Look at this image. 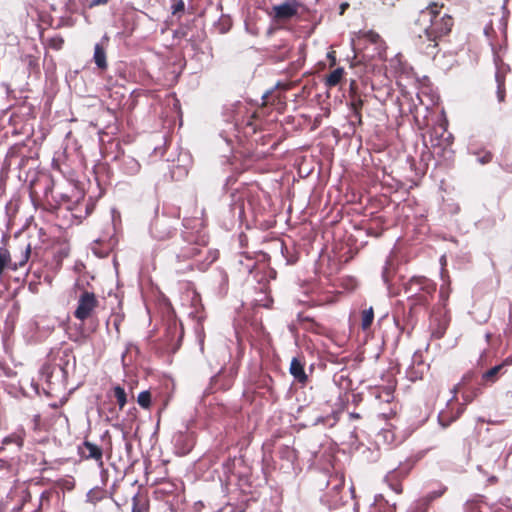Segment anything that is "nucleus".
Here are the masks:
<instances>
[{
    "label": "nucleus",
    "instance_id": "obj_1",
    "mask_svg": "<svg viewBox=\"0 0 512 512\" xmlns=\"http://www.w3.org/2000/svg\"><path fill=\"white\" fill-rule=\"evenodd\" d=\"M419 38H426L429 42L424 49L425 53L432 55L437 47V40L447 35L453 26L452 17L442 11L437 3H433L421 10L415 23Z\"/></svg>",
    "mask_w": 512,
    "mask_h": 512
},
{
    "label": "nucleus",
    "instance_id": "obj_2",
    "mask_svg": "<svg viewBox=\"0 0 512 512\" xmlns=\"http://www.w3.org/2000/svg\"><path fill=\"white\" fill-rule=\"evenodd\" d=\"M436 290V284L424 276H413L405 284V292L408 296L416 297L419 295L421 302L427 301V296H431Z\"/></svg>",
    "mask_w": 512,
    "mask_h": 512
},
{
    "label": "nucleus",
    "instance_id": "obj_3",
    "mask_svg": "<svg viewBox=\"0 0 512 512\" xmlns=\"http://www.w3.org/2000/svg\"><path fill=\"white\" fill-rule=\"evenodd\" d=\"M99 301L95 293L83 290L78 297L77 307L74 311V317L82 322L90 318L98 307Z\"/></svg>",
    "mask_w": 512,
    "mask_h": 512
},
{
    "label": "nucleus",
    "instance_id": "obj_4",
    "mask_svg": "<svg viewBox=\"0 0 512 512\" xmlns=\"http://www.w3.org/2000/svg\"><path fill=\"white\" fill-rule=\"evenodd\" d=\"M175 220L167 216L157 217L151 225V235L157 240H166L175 233Z\"/></svg>",
    "mask_w": 512,
    "mask_h": 512
},
{
    "label": "nucleus",
    "instance_id": "obj_5",
    "mask_svg": "<svg viewBox=\"0 0 512 512\" xmlns=\"http://www.w3.org/2000/svg\"><path fill=\"white\" fill-rule=\"evenodd\" d=\"M300 5L295 0H288L272 7V16L276 21H286L298 13Z\"/></svg>",
    "mask_w": 512,
    "mask_h": 512
},
{
    "label": "nucleus",
    "instance_id": "obj_6",
    "mask_svg": "<svg viewBox=\"0 0 512 512\" xmlns=\"http://www.w3.org/2000/svg\"><path fill=\"white\" fill-rule=\"evenodd\" d=\"M31 255L30 243H20L12 252L13 264H16V270L24 267Z\"/></svg>",
    "mask_w": 512,
    "mask_h": 512
},
{
    "label": "nucleus",
    "instance_id": "obj_7",
    "mask_svg": "<svg viewBox=\"0 0 512 512\" xmlns=\"http://www.w3.org/2000/svg\"><path fill=\"white\" fill-rule=\"evenodd\" d=\"M408 473L407 469H393L389 471L385 476V481L388 483L389 487L395 491L397 494L402 492V486L400 484V479L405 477Z\"/></svg>",
    "mask_w": 512,
    "mask_h": 512
},
{
    "label": "nucleus",
    "instance_id": "obj_8",
    "mask_svg": "<svg viewBox=\"0 0 512 512\" xmlns=\"http://www.w3.org/2000/svg\"><path fill=\"white\" fill-rule=\"evenodd\" d=\"M81 453L86 459H93L100 466L103 465V451L98 445L90 441H85L83 443V450Z\"/></svg>",
    "mask_w": 512,
    "mask_h": 512
},
{
    "label": "nucleus",
    "instance_id": "obj_9",
    "mask_svg": "<svg viewBox=\"0 0 512 512\" xmlns=\"http://www.w3.org/2000/svg\"><path fill=\"white\" fill-rule=\"evenodd\" d=\"M5 270L16 271V264H13L12 253L2 246L0 247V276Z\"/></svg>",
    "mask_w": 512,
    "mask_h": 512
},
{
    "label": "nucleus",
    "instance_id": "obj_10",
    "mask_svg": "<svg viewBox=\"0 0 512 512\" xmlns=\"http://www.w3.org/2000/svg\"><path fill=\"white\" fill-rule=\"evenodd\" d=\"M465 512H486L487 505L482 496H475L466 501L464 505Z\"/></svg>",
    "mask_w": 512,
    "mask_h": 512
},
{
    "label": "nucleus",
    "instance_id": "obj_11",
    "mask_svg": "<svg viewBox=\"0 0 512 512\" xmlns=\"http://www.w3.org/2000/svg\"><path fill=\"white\" fill-rule=\"evenodd\" d=\"M291 375L300 383H305L307 380V375L304 371L303 364L297 359L293 358L290 363L289 369Z\"/></svg>",
    "mask_w": 512,
    "mask_h": 512
},
{
    "label": "nucleus",
    "instance_id": "obj_12",
    "mask_svg": "<svg viewBox=\"0 0 512 512\" xmlns=\"http://www.w3.org/2000/svg\"><path fill=\"white\" fill-rule=\"evenodd\" d=\"M93 59L98 68L102 70L107 68L106 51L104 47L98 43L94 47Z\"/></svg>",
    "mask_w": 512,
    "mask_h": 512
},
{
    "label": "nucleus",
    "instance_id": "obj_13",
    "mask_svg": "<svg viewBox=\"0 0 512 512\" xmlns=\"http://www.w3.org/2000/svg\"><path fill=\"white\" fill-rule=\"evenodd\" d=\"M344 69L339 67L333 70L330 74H328L325 78V85L327 87H334L338 85L343 78Z\"/></svg>",
    "mask_w": 512,
    "mask_h": 512
},
{
    "label": "nucleus",
    "instance_id": "obj_14",
    "mask_svg": "<svg viewBox=\"0 0 512 512\" xmlns=\"http://www.w3.org/2000/svg\"><path fill=\"white\" fill-rule=\"evenodd\" d=\"M507 363H512V360L509 361L508 359H506L502 364L496 365V366L492 367L491 369H489L488 371H486L482 375L483 380L486 382L494 383L497 379V374Z\"/></svg>",
    "mask_w": 512,
    "mask_h": 512
},
{
    "label": "nucleus",
    "instance_id": "obj_15",
    "mask_svg": "<svg viewBox=\"0 0 512 512\" xmlns=\"http://www.w3.org/2000/svg\"><path fill=\"white\" fill-rule=\"evenodd\" d=\"M123 169L129 175H135L140 171V164L132 157L125 158L123 161Z\"/></svg>",
    "mask_w": 512,
    "mask_h": 512
},
{
    "label": "nucleus",
    "instance_id": "obj_16",
    "mask_svg": "<svg viewBox=\"0 0 512 512\" xmlns=\"http://www.w3.org/2000/svg\"><path fill=\"white\" fill-rule=\"evenodd\" d=\"M148 510H149L148 501L140 499L138 495H134L132 498L131 512H148Z\"/></svg>",
    "mask_w": 512,
    "mask_h": 512
},
{
    "label": "nucleus",
    "instance_id": "obj_17",
    "mask_svg": "<svg viewBox=\"0 0 512 512\" xmlns=\"http://www.w3.org/2000/svg\"><path fill=\"white\" fill-rule=\"evenodd\" d=\"M201 250L195 246V245H188L187 247L183 248L181 252L177 255V258H183V259H189L197 256L200 254Z\"/></svg>",
    "mask_w": 512,
    "mask_h": 512
},
{
    "label": "nucleus",
    "instance_id": "obj_18",
    "mask_svg": "<svg viewBox=\"0 0 512 512\" xmlns=\"http://www.w3.org/2000/svg\"><path fill=\"white\" fill-rule=\"evenodd\" d=\"M113 392H114V396L117 400V403L119 405V408L123 409V407L125 406V404L127 402L126 392H125L124 388H122L119 385L115 386L113 388Z\"/></svg>",
    "mask_w": 512,
    "mask_h": 512
},
{
    "label": "nucleus",
    "instance_id": "obj_19",
    "mask_svg": "<svg viewBox=\"0 0 512 512\" xmlns=\"http://www.w3.org/2000/svg\"><path fill=\"white\" fill-rule=\"evenodd\" d=\"M374 319V312L372 307L365 309L362 313V322L361 326L363 330H366L370 327Z\"/></svg>",
    "mask_w": 512,
    "mask_h": 512
},
{
    "label": "nucleus",
    "instance_id": "obj_20",
    "mask_svg": "<svg viewBox=\"0 0 512 512\" xmlns=\"http://www.w3.org/2000/svg\"><path fill=\"white\" fill-rule=\"evenodd\" d=\"M137 402L142 408L148 409L151 405L150 392L147 390L140 392L137 397Z\"/></svg>",
    "mask_w": 512,
    "mask_h": 512
},
{
    "label": "nucleus",
    "instance_id": "obj_21",
    "mask_svg": "<svg viewBox=\"0 0 512 512\" xmlns=\"http://www.w3.org/2000/svg\"><path fill=\"white\" fill-rule=\"evenodd\" d=\"M495 77L497 82V98L499 102H502L505 98L504 78L499 73H496Z\"/></svg>",
    "mask_w": 512,
    "mask_h": 512
},
{
    "label": "nucleus",
    "instance_id": "obj_22",
    "mask_svg": "<svg viewBox=\"0 0 512 512\" xmlns=\"http://www.w3.org/2000/svg\"><path fill=\"white\" fill-rule=\"evenodd\" d=\"M474 155L477 156V162L484 165L492 160V153L487 150H480L477 152H473Z\"/></svg>",
    "mask_w": 512,
    "mask_h": 512
},
{
    "label": "nucleus",
    "instance_id": "obj_23",
    "mask_svg": "<svg viewBox=\"0 0 512 512\" xmlns=\"http://www.w3.org/2000/svg\"><path fill=\"white\" fill-rule=\"evenodd\" d=\"M377 398L386 403H390L394 398L393 390L390 387L383 388L377 395Z\"/></svg>",
    "mask_w": 512,
    "mask_h": 512
},
{
    "label": "nucleus",
    "instance_id": "obj_24",
    "mask_svg": "<svg viewBox=\"0 0 512 512\" xmlns=\"http://www.w3.org/2000/svg\"><path fill=\"white\" fill-rule=\"evenodd\" d=\"M362 105L363 101L360 98H354L351 101V110L353 111L354 116L359 119V121L361 120L360 109Z\"/></svg>",
    "mask_w": 512,
    "mask_h": 512
},
{
    "label": "nucleus",
    "instance_id": "obj_25",
    "mask_svg": "<svg viewBox=\"0 0 512 512\" xmlns=\"http://www.w3.org/2000/svg\"><path fill=\"white\" fill-rule=\"evenodd\" d=\"M102 497L99 495V492L96 490H90L86 495L87 502L92 504H96Z\"/></svg>",
    "mask_w": 512,
    "mask_h": 512
},
{
    "label": "nucleus",
    "instance_id": "obj_26",
    "mask_svg": "<svg viewBox=\"0 0 512 512\" xmlns=\"http://www.w3.org/2000/svg\"><path fill=\"white\" fill-rule=\"evenodd\" d=\"M184 7H185V5H184L183 0H178L171 7L172 13L177 14L178 12L184 11Z\"/></svg>",
    "mask_w": 512,
    "mask_h": 512
},
{
    "label": "nucleus",
    "instance_id": "obj_27",
    "mask_svg": "<svg viewBox=\"0 0 512 512\" xmlns=\"http://www.w3.org/2000/svg\"><path fill=\"white\" fill-rule=\"evenodd\" d=\"M440 297L441 299L443 300H446L449 296V291H448V288H446L445 284H443L441 287H440Z\"/></svg>",
    "mask_w": 512,
    "mask_h": 512
},
{
    "label": "nucleus",
    "instance_id": "obj_28",
    "mask_svg": "<svg viewBox=\"0 0 512 512\" xmlns=\"http://www.w3.org/2000/svg\"><path fill=\"white\" fill-rule=\"evenodd\" d=\"M383 435L386 441L389 443L394 441V434L390 430H383Z\"/></svg>",
    "mask_w": 512,
    "mask_h": 512
},
{
    "label": "nucleus",
    "instance_id": "obj_29",
    "mask_svg": "<svg viewBox=\"0 0 512 512\" xmlns=\"http://www.w3.org/2000/svg\"><path fill=\"white\" fill-rule=\"evenodd\" d=\"M108 2H109V0H91L90 7L105 5Z\"/></svg>",
    "mask_w": 512,
    "mask_h": 512
},
{
    "label": "nucleus",
    "instance_id": "obj_30",
    "mask_svg": "<svg viewBox=\"0 0 512 512\" xmlns=\"http://www.w3.org/2000/svg\"><path fill=\"white\" fill-rule=\"evenodd\" d=\"M438 419H439V422L440 424L443 426V427H447L450 423V421H446L445 418H444V414L443 413H440L439 416H438Z\"/></svg>",
    "mask_w": 512,
    "mask_h": 512
},
{
    "label": "nucleus",
    "instance_id": "obj_31",
    "mask_svg": "<svg viewBox=\"0 0 512 512\" xmlns=\"http://www.w3.org/2000/svg\"><path fill=\"white\" fill-rule=\"evenodd\" d=\"M367 36L372 42H377V40L379 39V35L373 32H368Z\"/></svg>",
    "mask_w": 512,
    "mask_h": 512
},
{
    "label": "nucleus",
    "instance_id": "obj_32",
    "mask_svg": "<svg viewBox=\"0 0 512 512\" xmlns=\"http://www.w3.org/2000/svg\"><path fill=\"white\" fill-rule=\"evenodd\" d=\"M395 413H396V412H395V410L390 409V411H389L388 413L383 412V413H381V415H382L385 419H388V418H390V416H391V415H394Z\"/></svg>",
    "mask_w": 512,
    "mask_h": 512
},
{
    "label": "nucleus",
    "instance_id": "obj_33",
    "mask_svg": "<svg viewBox=\"0 0 512 512\" xmlns=\"http://www.w3.org/2000/svg\"><path fill=\"white\" fill-rule=\"evenodd\" d=\"M327 57L331 60V65H334L335 62H336V58H335L334 52H329L327 54Z\"/></svg>",
    "mask_w": 512,
    "mask_h": 512
},
{
    "label": "nucleus",
    "instance_id": "obj_34",
    "mask_svg": "<svg viewBox=\"0 0 512 512\" xmlns=\"http://www.w3.org/2000/svg\"><path fill=\"white\" fill-rule=\"evenodd\" d=\"M340 488H343V483L340 480H338L336 485L333 487V489L338 490Z\"/></svg>",
    "mask_w": 512,
    "mask_h": 512
},
{
    "label": "nucleus",
    "instance_id": "obj_35",
    "mask_svg": "<svg viewBox=\"0 0 512 512\" xmlns=\"http://www.w3.org/2000/svg\"><path fill=\"white\" fill-rule=\"evenodd\" d=\"M350 417L354 418V419H358V418H360V415L357 413H350Z\"/></svg>",
    "mask_w": 512,
    "mask_h": 512
},
{
    "label": "nucleus",
    "instance_id": "obj_36",
    "mask_svg": "<svg viewBox=\"0 0 512 512\" xmlns=\"http://www.w3.org/2000/svg\"><path fill=\"white\" fill-rule=\"evenodd\" d=\"M330 502H331V504H332V505H337V504L339 503V499H337V498L335 497V498H333Z\"/></svg>",
    "mask_w": 512,
    "mask_h": 512
},
{
    "label": "nucleus",
    "instance_id": "obj_37",
    "mask_svg": "<svg viewBox=\"0 0 512 512\" xmlns=\"http://www.w3.org/2000/svg\"><path fill=\"white\" fill-rule=\"evenodd\" d=\"M72 486H73V482L72 481H67V487L71 488Z\"/></svg>",
    "mask_w": 512,
    "mask_h": 512
},
{
    "label": "nucleus",
    "instance_id": "obj_38",
    "mask_svg": "<svg viewBox=\"0 0 512 512\" xmlns=\"http://www.w3.org/2000/svg\"><path fill=\"white\" fill-rule=\"evenodd\" d=\"M347 6H348V4H342V5H341V10H342V11H341V13L344 11V9H345Z\"/></svg>",
    "mask_w": 512,
    "mask_h": 512
},
{
    "label": "nucleus",
    "instance_id": "obj_39",
    "mask_svg": "<svg viewBox=\"0 0 512 512\" xmlns=\"http://www.w3.org/2000/svg\"><path fill=\"white\" fill-rule=\"evenodd\" d=\"M370 512H380V510L377 507H373V510Z\"/></svg>",
    "mask_w": 512,
    "mask_h": 512
}]
</instances>
